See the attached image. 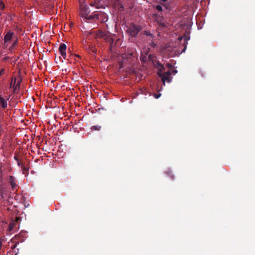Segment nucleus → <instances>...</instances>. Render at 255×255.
I'll return each mask as SVG.
<instances>
[{"label":"nucleus","mask_w":255,"mask_h":255,"mask_svg":"<svg viewBox=\"0 0 255 255\" xmlns=\"http://www.w3.org/2000/svg\"><path fill=\"white\" fill-rule=\"evenodd\" d=\"M1 130H2V128H1V125L0 124V132L1 131Z\"/></svg>","instance_id":"c85d7f7f"},{"label":"nucleus","mask_w":255,"mask_h":255,"mask_svg":"<svg viewBox=\"0 0 255 255\" xmlns=\"http://www.w3.org/2000/svg\"><path fill=\"white\" fill-rule=\"evenodd\" d=\"M90 5H91V6H93V5H94L93 3H91Z\"/></svg>","instance_id":"72a5a7b5"},{"label":"nucleus","mask_w":255,"mask_h":255,"mask_svg":"<svg viewBox=\"0 0 255 255\" xmlns=\"http://www.w3.org/2000/svg\"><path fill=\"white\" fill-rule=\"evenodd\" d=\"M81 10L83 13H88V12H89V11H88V8L86 6H82L81 7Z\"/></svg>","instance_id":"f8f14e48"},{"label":"nucleus","mask_w":255,"mask_h":255,"mask_svg":"<svg viewBox=\"0 0 255 255\" xmlns=\"http://www.w3.org/2000/svg\"><path fill=\"white\" fill-rule=\"evenodd\" d=\"M186 48V45H185V47H184V49L183 50V51H182L183 52H184V51H185Z\"/></svg>","instance_id":"c756f323"},{"label":"nucleus","mask_w":255,"mask_h":255,"mask_svg":"<svg viewBox=\"0 0 255 255\" xmlns=\"http://www.w3.org/2000/svg\"><path fill=\"white\" fill-rule=\"evenodd\" d=\"M0 6H2V8L4 7V5L1 1L0 2Z\"/></svg>","instance_id":"393cba45"},{"label":"nucleus","mask_w":255,"mask_h":255,"mask_svg":"<svg viewBox=\"0 0 255 255\" xmlns=\"http://www.w3.org/2000/svg\"><path fill=\"white\" fill-rule=\"evenodd\" d=\"M9 183L12 188L13 189L14 188L16 185L14 180V178L12 176H9Z\"/></svg>","instance_id":"1a4fd4ad"},{"label":"nucleus","mask_w":255,"mask_h":255,"mask_svg":"<svg viewBox=\"0 0 255 255\" xmlns=\"http://www.w3.org/2000/svg\"><path fill=\"white\" fill-rule=\"evenodd\" d=\"M151 57V55H149V58Z\"/></svg>","instance_id":"e433bc0d"},{"label":"nucleus","mask_w":255,"mask_h":255,"mask_svg":"<svg viewBox=\"0 0 255 255\" xmlns=\"http://www.w3.org/2000/svg\"><path fill=\"white\" fill-rule=\"evenodd\" d=\"M48 95H49V96H50V94L49 93V94H48Z\"/></svg>","instance_id":"58836bf2"},{"label":"nucleus","mask_w":255,"mask_h":255,"mask_svg":"<svg viewBox=\"0 0 255 255\" xmlns=\"http://www.w3.org/2000/svg\"><path fill=\"white\" fill-rule=\"evenodd\" d=\"M13 33L9 31L4 37V41L6 42L11 39Z\"/></svg>","instance_id":"0eeeda50"},{"label":"nucleus","mask_w":255,"mask_h":255,"mask_svg":"<svg viewBox=\"0 0 255 255\" xmlns=\"http://www.w3.org/2000/svg\"><path fill=\"white\" fill-rule=\"evenodd\" d=\"M15 83H16V79H14V82L13 85V87L14 90H16L17 88H19V86H20V81H18L17 84H15Z\"/></svg>","instance_id":"9b49d317"},{"label":"nucleus","mask_w":255,"mask_h":255,"mask_svg":"<svg viewBox=\"0 0 255 255\" xmlns=\"http://www.w3.org/2000/svg\"><path fill=\"white\" fill-rule=\"evenodd\" d=\"M159 66L160 68L158 70L157 74L161 78L164 85H165V82L168 83L171 82L172 79V77H171L172 73L170 70L165 72V68L164 65L159 64Z\"/></svg>","instance_id":"f257e3e1"},{"label":"nucleus","mask_w":255,"mask_h":255,"mask_svg":"<svg viewBox=\"0 0 255 255\" xmlns=\"http://www.w3.org/2000/svg\"><path fill=\"white\" fill-rule=\"evenodd\" d=\"M101 128V126H94L91 127V129L94 130H100Z\"/></svg>","instance_id":"ddd939ff"},{"label":"nucleus","mask_w":255,"mask_h":255,"mask_svg":"<svg viewBox=\"0 0 255 255\" xmlns=\"http://www.w3.org/2000/svg\"><path fill=\"white\" fill-rule=\"evenodd\" d=\"M66 45L64 43H61L59 48V50L60 53V54L61 56L63 57L64 59H66Z\"/></svg>","instance_id":"20e7f679"},{"label":"nucleus","mask_w":255,"mask_h":255,"mask_svg":"<svg viewBox=\"0 0 255 255\" xmlns=\"http://www.w3.org/2000/svg\"><path fill=\"white\" fill-rule=\"evenodd\" d=\"M4 72V70L2 69L0 71V76Z\"/></svg>","instance_id":"cd10ccee"},{"label":"nucleus","mask_w":255,"mask_h":255,"mask_svg":"<svg viewBox=\"0 0 255 255\" xmlns=\"http://www.w3.org/2000/svg\"><path fill=\"white\" fill-rule=\"evenodd\" d=\"M166 67L168 68H171L172 67V65L170 63H167L166 64Z\"/></svg>","instance_id":"412c9836"},{"label":"nucleus","mask_w":255,"mask_h":255,"mask_svg":"<svg viewBox=\"0 0 255 255\" xmlns=\"http://www.w3.org/2000/svg\"><path fill=\"white\" fill-rule=\"evenodd\" d=\"M12 84H12V82L11 83V86H12Z\"/></svg>","instance_id":"4c0bfd02"},{"label":"nucleus","mask_w":255,"mask_h":255,"mask_svg":"<svg viewBox=\"0 0 255 255\" xmlns=\"http://www.w3.org/2000/svg\"><path fill=\"white\" fill-rule=\"evenodd\" d=\"M113 3L115 4H119V0H111Z\"/></svg>","instance_id":"4be33fe9"},{"label":"nucleus","mask_w":255,"mask_h":255,"mask_svg":"<svg viewBox=\"0 0 255 255\" xmlns=\"http://www.w3.org/2000/svg\"><path fill=\"white\" fill-rule=\"evenodd\" d=\"M18 165L19 166H20V163L18 162Z\"/></svg>","instance_id":"473e14b6"},{"label":"nucleus","mask_w":255,"mask_h":255,"mask_svg":"<svg viewBox=\"0 0 255 255\" xmlns=\"http://www.w3.org/2000/svg\"><path fill=\"white\" fill-rule=\"evenodd\" d=\"M83 17L88 20L92 19H98L99 16L96 14H89L88 13H83Z\"/></svg>","instance_id":"39448f33"},{"label":"nucleus","mask_w":255,"mask_h":255,"mask_svg":"<svg viewBox=\"0 0 255 255\" xmlns=\"http://www.w3.org/2000/svg\"><path fill=\"white\" fill-rule=\"evenodd\" d=\"M14 158H15V159L16 160H17V161H18V158H16L15 156L14 157Z\"/></svg>","instance_id":"7c9ffc66"},{"label":"nucleus","mask_w":255,"mask_h":255,"mask_svg":"<svg viewBox=\"0 0 255 255\" xmlns=\"http://www.w3.org/2000/svg\"><path fill=\"white\" fill-rule=\"evenodd\" d=\"M166 173L171 178V179H174V176L170 170H168V171H166Z\"/></svg>","instance_id":"4468645a"},{"label":"nucleus","mask_w":255,"mask_h":255,"mask_svg":"<svg viewBox=\"0 0 255 255\" xmlns=\"http://www.w3.org/2000/svg\"><path fill=\"white\" fill-rule=\"evenodd\" d=\"M42 142L43 144H47V140H46V139H45L44 140H43L42 141Z\"/></svg>","instance_id":"b1692460"},{"label":"nucleus","mask_w":255,"mask_h":255,"mask_svg":"<svg viewBox=\"0 0 255 255\" xmlns=\"http://www.w3.org/2000/svg\"><path fill=\"white\" fill-rule=\"evenodd\" d=\"M141 30V27L133 23H131L127 26L126 31L132 37H135L138 32Z\"/></svg>","instance_id":"f03ea898"},{"label":"nucleus","mask_w":255,"mask_h":255,"mask_svg":"<svg viewBox=\"0 0 255 255\" xmlns=\"http://www.w3.org/2000/svg\"><path fill=\"white\" fill-rule=\"evenodd\" d=\"M88 52L90 54H96L97 50L94 46L90 45L88 47Z\"/></svg>","instance_id":"6e6552de"},{"label":"nucleus","mask_w":255,"mask_h":255,"mask_svg":"<svg viewBox=\"0 0 255 255\" xmlns=\"http://www.w3.org/2000/svg\"><path fill=\"white\" fill-rule=\"evenodd\" d=\"M57 0H49V13L51 12L50 9L53 8L55 1Z\"/></svg>","instance_id":"9d476101"},{"label":"nucleus","mask_w":255,"mask_h":255,"mask_svg":"<svg viewBox=\"0 0 255 255\" xmlns=\"http://www.w3.org/2000/svg\"><path fill=\"white\" fill-rule=\"evenodd\" d=\"M156 9L158 11H162V7L161 5H157L155 7Z\"/></svg>","instance_id":"f3484780"},{"label":"nucleus","mask_w":255,"mask_h":255,"mask_svg":"<svg viewBox=\"0 0 255 255\" xmlns=\"http://www.w3.org/2000/svg\"><path fill=\"white\" fill-rule=\"evenodd\" d=\"M14 227V223H10L8 225V229L9 231H12Z\"/></svg>","instance_id":"a211bd4d"},{"label":"nucleus","mask_w":255,"mask_h":255,"mask_svg":"<svg viewBox=\"0 0 255 255\" xmlns=\"http://www.w3.org/2000/svg\"><path fill=\"white\" fill-rule=\"evenodd\" d=\"M161 96V94H154V97L155 98V99H158Z\"/></svg>","instance_id":"aec40b11"},{"label":"nucleus","mask_w":255,"mask_h":255,"mask_svg":"<svg viewBox=\"0 0 255 255\" xmlns=\"http://www.w3.org/2000/svg\"><path fill=\"white\" fill-rule=\"evenodd\" d=\"M153 16L154 18L155 21L157 22L160 26L162 27L165 26V24L163 22V17L162 16L158 14H154Z\"/></svg>","instance_id":"7ed1b4c3"},{"label":"nucleus","mask_w":255,"mask_h":255,"mask_svg":"<svg viewBox=\"0 0 255 255\" xmlns=\"http://www.w3.org/2000/svg\"><path fill=\"white\" fill-rule=\"evenodd\" d=\"M55 105H56V102L55 101H51L50 102V103H49V105H48V106H49V108H50V107H54L55 106Z\"/></svg>","instance_id":"dca6fc26"},{"label":"nucleus","mask_w":255,"mask_h":255,"mask_svg":"<svg viewBox=\"0 0 255 255\" xmlns=\"http://www.w3.org/2000/svg\"><path fill=\"white\" fill-rule=\"evenodd\" d=\"M150 46L153 48H154L157 46V44L155 43H154V42L152 41L150 43Z\"/></svg>","instance_id":"6ab92c4d"},{"label":"nucleus","mask_w":255,"mask_h":255,"mask_svg":"<svg viewBox=\"0 0 255 255\" xmlns=\"http://www.w3.org/2000/svg\"><path fill=\"white\" fill-rule=\"evenodd\" d=\"M144 34L145 35L150 36L151 38H153V37H154V35L152 33H151L149 31H144Z\"/></svg>","instance_id":"2eb2a0df"},{"label":"nucleus","mask_w":255,"mask_h":255,"mask_svg":"<svg viewBox=\"0 0 255 255\" xmlns=\"http://www.w3.org/2000/svg\"><path fill=\"white\" fill-rule=\"evenodd\" d=\"M172 73H173V74H176V73H177V71L176 70H175V69H174V70H172Z\"/></svg>","instance_id":"bb28decb"},{"label":"nucleus","mask_w":255,"mask_h":255,"mask_svg":"<svg viewBox=\"0 0 255 255\" xmlns=\"http://www.w3.org/2000/svg\"><path fill=\"white\" fill-rule=\"evenodd\" d=\"M168 51H170V50L169 49V48H166L164 50V52H167Z\"/></svg>","instance_id":"a878e982"},{"label":"nucleus","mask_w":255,"mask_h":255,"mask_svg":"<svg viewBox=\"0 0 255 255\" xmlns=\"http://www.w3.org/2000/svg\"><path fill=\"white\" fill-rule=\"evenodd\" d=\"M16 41H15V42L13 43V45L16 44Z\"/></svg>","instance_id":"f704fd0d"},{"label":"nucleus","mask_w":255,"mask_h":255,"mask_svg":"<svg viewBox=\"0 0 255 255\" xmlns=\"http://www.w3.org/2000/svg\"><path fill=\"white\" fill-rule=\"evenodd\" d=\"M3 193L1 191V193H0V200L2 199L3 198Z\"/></svg>","instance_id":"5701e85b"},{"label":"nucleus","mask_w":255,"mask_h":255,"mask_svg":"<svg viewBox=\"0 0 255 255\" xmlns=\"http://www.w3.org/2000/svg\"><path fill=\"white\" fill-rule=\"evenodd\" d=\"M9 98H7V99H4L1 95H0V104L1 105V107L5 109L7 107V100H9Z\"/></svg>","instance_id":"423d86ee"},{"label":"nucleus","mask_w":255,"mask_h":255,"mask_svg":"<svg viewBox=\"0 0 255 255\" xmlns=\"http://www.w3.org/2000/svg\"><path fill=\"white\" fill-rule=\"evenodd\" d=\"M53 82H54V80H52L51 81V84H52V83H53Z\"/></svg>","instance_id":"2f4dec72"},{"label":"nucleus","mask_w":255,"mask_h":255,"mask_svg":"<svg viewBox=\"0 0 255 255\" xmlns=\"http://www.w3.org/2000/svg\"><path fill=\"white\" fill-rule=\"evenodd\" d=\"M0 173H1V169H0Z\"/></svg>","instance_id":"c9c22d12"}]
</instances>
